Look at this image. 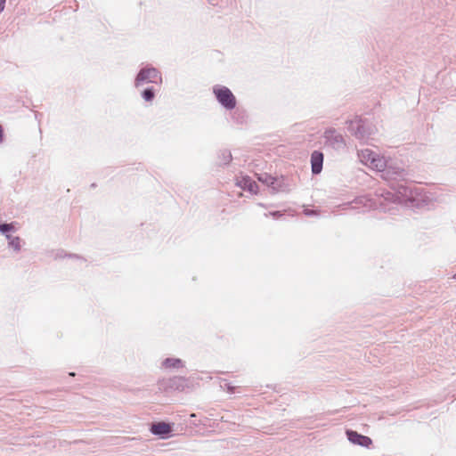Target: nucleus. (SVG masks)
Instances as JSON below:
<instances>
[{
  "instance_id": "423d86ee",
  "label": "nucleus",
  "mask_w": 456,
  "mask_h": 456,
  "mask_svg": "<svg viewBox=\"0 0 456 456\" xmlns=\"http://www.w3.org/2000/svg\"><path fill=\"white\" fill-rule=\"evenodd\" d=\"M346 436L348 440L354 444L368 447L371 444V439L370 437L362 436L354 430H347Z\"/></svg>"
},
{
  "instance_id": "1a4fd4ad",
  "label": "nucleus",
  "mask_w": 456,
  "mask_h": 456,
  "mask_svg": "<svg viewBox=\"0 0 456 456\" xmlns=\"http://www.w3.org/2000/svg\"><path fill=\"white\" fill-rule=\"evenodd\" d=\"M236 184L243 190H247L252 193L257 192V183L248 176H244L240 179H238Z\"/></svg>"
},
{
  "instance_id": "0eeeda50",
  "label": "nucleus",
  "mask_w": 456,
  "mask_h": 456,
  "mask_svg": "<svg viewBox=\"0 0 456 456\" xmlns=\"http://www.w3.org/2000/svg\"><path fill=\"white\" fill-rule=\"evenodd\" d=\"M151 432L155 435L159 436L160 437H166L167 435H169L173 428L170 424L166 422H155L152 423L150 428Z\"/></svg>"
},
{
  "instance_id": "f3484780",
  "label": "nucleus",
  "mask_w": 456,
  "mask_h": 456,
  "mask_svg": "<svg viewBox=\"0 0 456 456\" xmlns=\"http://www.w3.org/2000/svg\"><path fill=\"white\" fill-rule=\"evenodd\" d=\"M278 184H280V190H281V186H282V180L278 177H274L273 185L278 186Z\"/></svg>"
},
{
  "instance_id": "f03ea898",
  "label": "nucleus",
  "mask_w": 456,
  "mask_h": 456,
  "mask_svg": "<svg viewBox=\"0 0 456 456\" xmlns=\"http://www.w3.org/2000/svg\"><path fill=\"white\" fill-rule=\"evenodd\" d=\"M213 93L218 102L226 110H232L236 106V98L232 91L224 86H215Z\"/></svg>"
},
{
  "instance_id": "4468645a",
  "label": "nucleus",
  "mask_w": 456,
  "mask_h": 456,
  "mask_svg": "<svg viewBox=\"0 0 456 456\" xmlns=\"http://www.w3.org/2000/svg\"><path fill=\"white\" fill-rule=\"evenodd\" d=\"M219 159L221 163H223L224 165L229 164L232 159L231 151L228 150L222 151Z\"/></svg>"
},
{
  "instance_id": "7ed1b4c3",
  "label": "nucleus",
  "mask_w": 456,
  "mask_h": 456,
  "mask_svg": "<svg viewBox=\"0 0 456 456\" xmlns=\"http://www.w3.org/2000/svg\"><path fill=\"white\" fill-rule=\"evenodd\" d=\"M348 131L361 141L367 140L374 133L373 128L362 119L350 121Z\"/></svg>"
},
{
  "instance_id": "20e7f679",
  "label": "nucleus",
  "mask_w": 456,
  "mask_h": 456,
  "mask_svg": "<svg viewBox=\"0 0 456 456\" xmlns=\"http://www.w3.org/2000/svg\"><path fill=\"white\" fill-rule=\"evenodd\" d=\"M160 80V75L155 68L142 69L135 78V86H139L141 83H157Z\"/></svg>"
},
{
  "instance_id": "ddd939ff",
  "label": "nucleus",
  "mask_w": 456,
  "mask_h": 456,
  "mask_svg": "<svg viewBox=\"0 0 456 456\" xmlns=\"http://www.w3.org/2000/svg\"><path fill=\"white\" fill-rule=\"evenodd\" d=\"M163 365L166 368H179L182 366V361L180 359L175 358H167L163 362Z\"/></svg>"
},
{
  "instance_id": "f8f14e48",
  "label": "nucleus",
  "mask_w": 456,
  "mask_h": 456,
  "mask_svg": "<svg viewBox=\"0 0 456 456\" xmlns=\"http://www.w3.org/2000/svg\"><path fill=\"white\" fill-rule=\"evenodd\" d=\"M6 239L9 240V246L14 250L19 251L20 249V237H12V235L6 234Z\"/></svg>"
},
{
  "instance_id": "aec40b11",
  "label": "nucleus",
  "mask_w": 456,
  "mask_h": 456,
  "mask_svg": "<svg viewBox=\"0 0 456 456\" xmlns=\"http://www.w3.org/2000/svg\"><path fill=\"white\" fill-rule=\"evenodd\" d=\"M271 214H272L273 216H281V215L280 214V212H273V213H271Z\"/></svg>"
},
{
  "instance_id": "a211bd4d",
  "label": "nucleus",
  "mask_w": 456,
  "mask_h": 456,
  "mask_svg": "<svg viewBox=\"0 0 456 456\" xmlns=\"http://www.w3.org/2000/svg\"><path fill=\"white\" fill-rule=\"evenodd\" d=\"M6 0H0V13L4 10Z\"/></svg>"
},
{
  "instance_id": "9b49d317",
  "label": "nucleus",
  "mask_w": 456,
  "mask_h": 456,
  "mask_svg": "<svg viewBox=\"0 0 456 456\" xmlns=\"http://www.w3.org/2000/svg\"><path fill=\"white\" fill-rule=\"evenodd\" d=\"M375 154H376V152H374L369 149H364L358 152V156H359L361 161L368 167L371 163V159L374 158Z\"/></svg>"
},
{
  "instance_id": "9d476101",
  "label": "nucleus",
  "mask_w": 456,
  "mask_h": 456,
  "mask_svg": "<svg viewBox=\"0 0 456 456\" xmlns=\"http://www.w3.org/2000/svg\"><path fill=\"white\" fill-rule=\"evenodd\" d=\"M257 179L259 182L263 183L264 184L267 185L268 187L272 188L273 191H280V184L278 186L273 185L274 177L270 175L267 173L257 175Z\"/></svg>"
},
{
  "instance_id": "2eb2a0df",
  "label": "nucleus",
  "mask_w": 456,
  "mask_h": 456,
  "mask_svg": "<svg viewBox=\"0 0 456 456\" xmlns=\"http://www.w3.org/2000/svg\"><path fill=\"white\" fill-rule=\"evenodd\" d=\"M142 96L147 102L151 101L154 98V96H155L153 88L152 87L146 88L142 92Z\"/></svg>"
},
{
  "instance_id": "dca6fc26",
  "label": "nucleus",
  "mask_w": 456,
  "mask_h": 456,
  "mask_svg": "<svg viewBox=\"0 0 456 456\" xmlns=\"http://www.w3.org/2000/svg\"><path fill=\"white\" fill-rule=\"evenodd\" d=\"M13 230H14V226H13L12 223H11V224L4 223V224H0V232L3 234L6 235L7 232H12Z\"/></svg>"
},
{
  "instance_id": "6ab92c4d",
  "label": "nucleus",
  "mask_w": 456,
  "mask_h": 456,
  "mask_svg": "<svg viewBox=\"0 0 456 456\" xmlns=\"http://www.w3.org/2000/svg\"><path fill=\"white\" fill-rule=\"evenodd\" d=\"M313 213H314V211H313V210H309V209H305V215H307V216H310V215H312Z\"/></svg>"
},
{
  "instance_id": "39448f33",
  "label": "nucleus",
  "mask_w": 456,
  "mask_h": 456,
  "mask_svg": "<svg viewBox=\"0 0 456 456\" xmlns=\"http://www.w3.org/2000/svg\"><path fill=\"white\" fill-rule=\"evenodd\" d=\"M323 137L325 139V143L335 150H340L346 146L344 137L335 129L326 130Z\"/></svg>"
},
{
  "instance_id": "f257e3e1",
  "label": "nucleus",
  "mask_w": 456,
  "mask_h": 456,
  "mask_svg": "<svg viewBox=\"0 0 456 456\" xmlns=\"http://www.w3.org/2000/svg\"><path fill=\"white\" fill-rule=\"evenodd\" d=\"M370 168L379 172H385L386 175H395V179L403 178L405 171L403 168L392 167L387 165V161L384 157H380L379 154H375L374 158L371 159V163L369 166Z\"/></svg>"
},
{
  "instance_id": "6e6552de",
  "label": "nucleus",
  "mask_w": 456,
  "mask_h": 456,
  "mask_svg": "<svg viewBox=\"0 0 456 456\" xmlns=\"http://www.w3.org/2000/svg\"><path fill=\"white\" fill-rule=\"evenodd\" d=\"M312 173L318 175L322 172L323 164V154L321 151H314L311 155Z\"/></svg>"
}]
</instances>
